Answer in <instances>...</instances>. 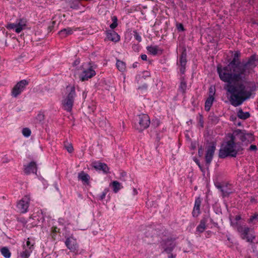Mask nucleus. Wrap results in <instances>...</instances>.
<instances>
[{"label": "nucleus", "mask_w": 258, "mask_h": 258, "mask_svg": "<svg viewBox=\"0 0 258 258\" xmlns=\"http://www.w3.org/2000/svg\"><path fill=\"white\" fill-rule=\"evenodd\" d=\"M66 246L71 251L77 252L78 251V244L76 239L73 236H70L66 239L65 241Z\"/></svg>", "instance_id": "11"}, {"label": "nucleus", "mask_w": 258, "mask_h": 258, "mask_svg": "<svg viewBox=\"0 0 258 258\" xmlns=\"http://www.w3.org/2000/svg\"><path fill=\"white\" fill-rule=\"evenodd\" d=\"M217 187L220 189L222 195L224 197L228 196L230 194L234 192V189L231 184H225L223 185H219L217 186Z\"/></svg>", "instance_id": "14"}, {"label": "nucleus", "mask_w": 258, "mask_h": 258, "mask_svg": "<svg viewBox=\"0 0 258 258\" xmlns=\"http://www.w3.org/2000/svg\"><path fill=\"white\" fill-rule=\"evenodd\" d=\"M106 194H107L106 191L104 190V191H103L101 193V194L99 196V200H103L105 198Z\"/></svg>", "instance_id": "38"}, {"label": "nucleus", "mask_w": 258, "mask_h": 258, "mask_svg": "<svg viewBox=\"0 0 258 258\" xmlns=\"http://www.w3.org/2000/svg\"><path fill=\"white\" fill-rule=\"evenodd\" d=\"M134 33H135V34H134L135 38L139 42L141 41V40H142L141 36L137 32H135Z\"/></svg>", "instance_id": "36"}, {"label": "nucleus", "mask_w": 258, "mask_h": 258, "mask_svg": "<svg viewBox=\"0 0 258 258\" xmlns=\"http://www.w3.org/2000/svg\"><path fill=\"white\" fill-rule=\"evenodd\" d=\"M198 153L200 155V156H201L202 155V154H203V150H202V148L199 149Z\"/></svg>", "instance_id": "45"}, {"label": "nucleus", "mask_w": 258, "mask_h": 258, "mask_svg": "<svg viewBox=\"0 0 258 258\" xmlns=\"http://www.w3.org/2000/svg\"><path fill=\"white\" fill-rule=\"evenodd\" d=\"M177 29L179 30H183V25L181 24H179L178 26H177Z\"/></svg>", "instance_id": "42"}, {"label": "nucleus", "mask_w": 258, "mask_h": 258, "mask_svg": "<svg viewBox=\"0 0 258 258\" xmlns=\"http://www.w3.org/2000/svg\"><path fill=\"white\" fill-rule=\"evenodd\" d=\"M116 67L119 71L123 72L125 69V64L122 61L117 60L116 61Z\"/></svg>", "instance_id": "29"}, {"label": "nucleus", "mask_w": 258, "mask_h": 258, "mask_svg": "<svg viewBox=\"0 0 258 258\" xmlns=\"http://www.w3.org/2000/svg\"><path fill=\"white\" fill-rule=\"evenodd\" d=\"M143 87H145V89H146V88H147V85H144V86H143Z\"/></svg>", "instance_id": "49"}, {"label": "nucleus", "mask_w": 258, "mask_h": 258, "mask_svg": "<svg viewBox=\"0 0 258 258\" xmlns=\"http://www.w3.org/2000/svg\"><path fill=\"white\" fill-rule=\"evenodd\" d=\"M24 171L26 174L36 173L37 167L35 162H31L27 165H25Z\"/></svg>", "instance_id": "16"}, {"label": "nucleus", "mask_w": 258, "mask_h": 258, "mask_svg": "<svg viewBox=\"0 0 258 258\" xmlns=\"http://www.w3.org/2000/svg\"><path fill=\"white\" fill-rule=\"evenodd\" d=\"M216 147L214 145L208 146L205 156L206 162L208 165H209L213 158Z\"/></svg>", "instance_id": "12"}, {"label": "nucleus", "mask_w": 258, "mask_h": 258, "mask_svg": "<svg viewBox=\"0 0 258 258\" xmlns=\"http://www.w3.org/2000/svg\"><path fill=\"white\" fill-rule=\"evenodd\" d=\"M66 148L67 151L69 153H72L73 151V147L72 145H69L68 146H66Z\"/></svg>", "instance_id": "39"}, {"label": "nucleus", "mask_w": 258, "mask_h": 258, "mask_svg": "<svg viewBox=\"0 0 258 258\" xmlns=\"http://www.w3.org/2000/svg\"><path fill=\"white\" fill-rule=\"evenodd\" d=\"M240 219V216H238L236 217V220H239Z\"/></svg>", "instance_id": "48"}, {"label": "nucleus", "mask_w": 258, "mask_h": 258, "mask_svg": "<svg viewBox=\"0 0 258 258\" xmlns=\"http://www.w3.org/2000/svg\"><path fill=\"white\" fill-rule=\"evenodd\" d=\"M66 96L63 97L62 101V107L65 110L70 112L76 96L75 87L72 85L68 86L66 88Z\"/></svg>", "instance_id": "3"}, {"label": "nucleus", "mask_w": 258, "mask_h": 258, "mask_svg": "<svg viewBox=\"0 0 258 258\" xmlns=\"http://www.w3.org/2000/svg\"><path fill=\"white\" fill-rule=\"evenodd\" d=\"M116 21H117L116 18L114 17V19H113V22L110 25V27L111 29H114L117 26Z\"/></svg>", "instance_id": "35"}, {"label": "nucleus", "mask_w": 258, "mask_h": 258, "mask_svg": "<svg viewBox=\"0 0 258 258\" xmlns=\"http://www.w3.org/2000/svg\"><path fill=\"white\" fill-rule=\"evenodd\" d=\"M202 200L200 197L197 198L195 200V205L192 211L194 217H197L200 213V206Z\"/></svg>", "instance_id": "15"}, {"label": "nucleus", "mask_w": 258, "mask_h": 258, "mask_svg": "<svg viewBox=\"0 0 258 258\" xmlns=\"http://www.w3.org/2000/svg\"><path fill=\"white\" fill-rule=\"evenodd\" d=\"M237 231L240 234L241 238L246 240L247 242H252L255 239L253 230L247 226L239 225L237 227Z\"/></svg>", "instance_id": "4"}, {"label": "nucleus", "mask_w": 258, "mask_h": 258, "mask_svg": "<svg viewBox=\"0 0 258 258\" xmlns=\"http://www.w3.org/2000/svg\"><path fill=\"white\" fill-rule=\"evenodd\" d=\"M74 30L72 28L68 27L59 31L58 35L61 38H64L73 33Z\"/></svg>", "instance_id": "19"}, {"label": "nucleus", "mask_w": 258, "mask_h": 258, "mask_svg": "<svg viewBox=\"0 0 258 258\" xmlns=\"http://www.w3.org/2000/svg\"><path fill=\"white\" fill-rule=\"evenodd\" d=\"M186 89V83L184 79H182L180 82V84L179 87V90L181 93H183L185 92Z\"/></svg>", "instance_id": "30"}, {"label": "nucleus", "mask_w": 258, "mask_h": 258, "mask_svg": "<svg viewBox=\"0 0 258 258\" xmlns=\"http://www.w3.org/2000/svg\"><path fill=\"white\" fill-rule=\"evenodd\" d=\"M94 167L97 170L103 171L104 173H107L109 170L107 165L105 163L101 162L94 163Z\"/></svg>", "instance_id": "20"}, {"label": "nucleus", "mask_w": 258, "mask_h": 258, "mask_svg": "<svg viewBox=\"0 0 258 258\" xmlns=\"http://www.w3.org/2000/svg\"><path fill=\"white\" fill-rule=\"evenodd\" d=\"M207 218H203L200 221L199 225L197 226L196 228V231L200 233H203L206 228V224L207 223Z\"/></svg>", "instance_id": "18"}, {"label": "nucleus", "mask_w": 258, "mask_h": 258, "mask_svg": "<svg viewBox=\"0 0 258 258\" xmlns=\"http://www.w3.org/2000/svg\"><path fill=\"white\" fill-rule=\"evenodd\" d=\"M31 134V131L29 128H24L22 130V134L25 137H29Z\"/></svg>", "instance_id": "31"}, {"label": "nucleus", "mask_w": 258, "mask_h": 258, "mask_svg": "<svg viewBox=\"0 0 258 258\" xmlns=\"http://www.w3.org/2000/svg\"><path fill=\"white\" fill-rule=\"evenodd\" d=\"M83 71L80 74V78L82 81L88 80L96 75L95 67L90 63H84L82 66Z\"/></svg>", "instance_id": "5"}, {"label": "nucleus", "mask_w": 258, "mask_h": 258, "mask_svg": "<svg viewBox=\"0 0 258 258\" xmlns=\"http://www.w3.org/2000/svg\"><path fill=\"white\" fill-rule=\"evenodd\" d=\"M151 124L154 127H157L160 124V121L158 119H153Z\"/></svg>", "instance_id": "34"}, {"label": "nucleus", "mask_w": 258, "mask_h": 258, "mask_svg": "<svg viewBox=\"0 0 258 258\" xmlns=\"http://www.w3.org/2000/svg\"><path fill=\"white\" fill-rule=\"evenodd\" d=\"M7 28L9 29L13 30L16 32V29H17L16 23H10L8 24Z\"/></svg>", "instance_id": "32"}, {"label": "nucleus", "mask_w": 258, "mask_h": 258, "mask_svg": "<svg viewBox=\"0 0 258 258\" xmlns=\"http://www.w3.org/2000/svg\"><path fill=\"white\" fill-rule=\"evenodd\" d=\"M256 149V146L255 145H251L250 147H249V150H255Z\"/></svg>", "instance_id": "40"}, {"label": "nucleus", "mask_w": 258, "mask_h": 258, "mask_svg": "<svg viewBox=\"0 0 258 258\" xmlns=\"http://www.w3.org/2000/svg\"><path fill=\"white\" fill-rule=\"evenodd\" d=\"M78 178L80 180L85 182H87L89 179V176L88 174L82 172L79 174Z\"/></svg>", "instance_id": "27"}, {"label": "nucleus", "mask_w": 258, "mask_h": 258, "mask_svg": "<svg viewBox=\"0 0 258 258\" xmlns=\"http://www.w3.org/2000/svg\"><path fill=\"white\" fill-rule=\"evenodd\" d=\"M237 115L239 118L245 119L249 117L250 114L248 112H244L242 110H240L237 113Z\"/></svg>", "instance_id": "28"}, {"label": "nucleus", "mask_w": 258, "mask_h": 258, "mask_svg": "<svg viewBox=\"0 0 258 258\" xmlns=\"http://www.w3.org/2000/svg\"><path fill=\"white\" fill-rule=\"evenodd\" d=\"M0 251L2 254L5 258H10L11 256V253L8 247H4L1 249Z\"/></svg>", "instance_id": "25"}, {"label": "nucleus", "mask_w": 258, "mask_h": 258, "mask_svg": "<svg viewBox=\"0 0 258 258\" xmlns=\"http://www.w3.org/2000/svg\"><path fill=\"white\" fill-rule=\"evenodd\" d=\"M147 49L150 54L153 55H156L159 52L161 53V50L159 49V47L156 45L148 46L147 47Z\"/></svg>", "instance_id": "22"}, {"label": "nucleus", "mask_w": 258, "mask_h": 258, "mask_svg": "<svg viewBox=\"0 0 258 258\" xmlns=\"http://www.w3.org/2000/svg\"><path fill=\"white\" fill-rule=\"evenodd\" d=\"M139 126L136 127L139 131H142L149 127L150 123V120L149 116L146 114L139 115Z\"/></svg>", "instance_id": "7"}, {"label": "nucleus", "mask_w": 258, "mask_h": 258, "mask_svg": "<svg viewBox=\"0 0 258 258\" xmlns=\"http://www.w3.org/2000/svg\"><path fill=\"white\" fill-rule=\"evenodd\" d=\"M34 241L28 238L23 244V250L20 252L21 258H28L34 249Z\"/></svg>", "instance_id": "6"}, {"label": "nucleus", "mask_w": 258, "mask_h": 258, "mask_svg": "<svg viewBox=\"0 0 258 258\" xmlns=\"http://www.w3.org/2000/svg\"><path fill=\"white\" fill-rule=\"evenodd\" d=\"M17 29H16V32L17 33H20L26 26V21L25 19H21L17 20L16 21Z\"/></svg>", "instance_id": "17"}, {"label": "nucleus", "mask_w": 258, "mask_h": 258, "mask_svg": "<svg viewBox=\"0 0 258 258\" xmlns=\"http://www.w3.org/2000/svg\"><path fill=\"white\" fill-rule=\"evenodd\" d=\"M112 186L114 192L115 193L117 192L122 187L121 184L117 181H113L112 182Z\"/></svg>", "instance_id": "26"}, {"label": "nucleus", "mask_w": 258, "mask_h": 258, "mask_svg": "<svg viewBox=\"0 0 258 258\" xmlns=\"http://www.w3.org/2000/svg\"><path fill=\"white\" fill-rule=\"evenodd\" d=\"M251 135L249 134H245L243 132L240 130L236 131L234 133V136L232 137L231 139H234L235 143H238V140H240L241 143L245 142L248 138L251 137ZM239 145V144H238Z\"/></svg>", "instance_id": "9"}, {"label": "nucleus", "mask_w": 258, "mask_h": 258, "mask_svg": "<svg viewBox=\"0 0 258 258\" xmlns=\"http://www.w3.org/2000/svg\"><path fill=\"white\" fill-rule=\"evenodd\" d=\"M186 62V53L183 51L179 57V60L177 62V64L180 66L179 70L182 74L184 73Z\"/></svg>", "instance_id": "13"}, {"label": "nucleus", "mask_w": 258, "mask_h": 258, "mask_svg": "<svg viewBox=\"0 0 258 258\" xmlns=\"http://www.w3.org/2000/svg\"><path fill=\"white\" fill-rule=\"evenodd\" d=\"M29 198L27 196L20 200L17 205L18 211L21 213H26L29 206Z\"/></svg>", "instance_id": "10"}, {"label": "nucleus", "mask_w": 258, "mask_h": 258, "mask_svg": "<svg viewBox=\"0 0 258 258\" xmlns=\"http://www.w3.org/2000/svg\"><path fill=\"white\" fill-rule=\"evenodd\" d=\"M137 193H138L137 192V190L135 188H134V190H133V194H134V195H136L137 194Z\"/></svg>", "instance_id": "47"}, {"label": "nucleus", "mask_w": 258, "mask_h": 258, "mask_svg": "<svg viewBox=\"0 0 258 258\" xmlns=\"http://www.w3.org/2000/svg\"><path fill=\"white\" fill-rule=\"evenodd\" d=\"M215 94V89L212 87H211L209 89V97H214Z\"/></svg>", "instance_id": "37"}, {"label": "nucleus", "mask_w": 258, "mask_h": 258, "mask_svg": "<svg viewBox=\"0 0 258 258\" xmlns=\"http://www.w3.org/2000/svg\"><path fill=\"white\" fill-rule=\"evenodd\" d=\"M44 118V116L42 114H38L37 115V118L39 119L40 121L43 120Z\"/></svg>", "instance_id": "41"}, {"label": "nucleus", "mask_w": 258, "mask_h": 258, "mask_svg": "<svg viewBox=\"0 0 258 258\" xmlns=\"http://www.w3.org/2000/svg\"><path fill=\"white\" fill-rule=\"evenodd\" d=\"M242 150L238 143H235L234 139L223 143L219 151V156L221 158L230 156L235 157L238 152Z\"/></svg>", "instance_id": "2"}, {"label": "nucleus", "mask_w": 258, "mask_h": 258, "mask_svg": "<svg viewBox=\"0 0 258 258\" xmlns=\"http://www.w3.org/2000/svg\"><path fill=\"white\" fill-rule=\"evenodd\" d=\"M169 255L168 256V258H175V256H176L175 255H174V254H173L172 253H169Z\"/></svg>", "instance_id": "44"}, {"label": "nucleus", "mask_w": 258, "mask_h": 258, "mask_svg": "<svg viewBox=\"0 0 258 258\" xmlns=\"http://www.w3.org/2000/svg\"><path fill=\"white\" fill-rule=\"evenodd\" d=\"M234 58L226 66H218L217 73L220 80L226 83L224 89L230 95V101L234 106L241 105L249 99L255 90L254 83L249 80V76L257 64L255 55H251L246 62H237Z\"/></svg>", "instance_id": "1"}, {"label": "nucleus", "mask_w": 258, "mask_h": 258, "mask_svg": "<svg viewBox=\"0 0 258 258\" xmlns=\"http://www.w3.org/2000/svg\"><path fill=\"white\" fill-rule=\"evenodd\" d=\"M167 247L164 249L165 251L168 253H170L173 249L175 246V243L173 241L169 240L166 242Z\"/></svg>", "instance_id": "23"}, {"label": "nucleus", "mask_w": 258, "mask_h": 258, "mask_svg": "<svg viewBox=\"0 0 258 258\" xmlns=\"http://www.w3.org/2000/svg\"><path fill=\"white\" fill-rule=\"evenodd\" d=\"M28 84V82L26 80H23L18 82L12 90V95L17 97L25 90L26 86Z\"/></svg>", "instance_id": "8"}, {"label": "nucleus", "mask_w": 258, "mask_h": 258, "mask_svg": "<svg viewBox=\"0 0 258 258\" xmlns=\"http://www.w3.org/2000/svg\"><path fill=\"white\" fill-rule=\"evenodd\" d=\"M141 57L143 60H146L147 59V56L146 54H142Z\"/></svg>", "instance_id": "43"}, {"label": "nucleus", "mask_w": 258, "mask_h": 258, "mask_svg": "<svg viewBox=\"0 0 258 258\" xmlns=\"http://www.w3.org/2000/svg\"><path fill=\"white\" fill-rule=\"evenodd\" d=\"M107 38L108 40L114 42H117L120 39L119 36L113 31L107 33Z\"/></svg>", "instance_id": "21"}, {"label": "nucleus", "mask_w": 258, "mask_h": 258, "mask_svg": "<svg viewBox=\"0 0 258 258\" xmlns=\"http://www.w3.org/2000/svg\"><path fill=\"white\" fill-rule=\"evenodd\" d=\"M214 100V97H209L205 102V109L206 111H208L210 110V108L213 104Z\"/></svg>", "instance_id": "24"}, {"label": "nucleus", "mask_w": 258, "mask_h": 258, "mask_svg": "<svg viewBox=\"0 0 258 258\" xmlns=\"http://www.w3.org/2000/svg\"><path fill=\"white\" fill-rule=\"evenodd\" d=\"M255 220L258 221V214H255L251 216L249 219V223H252Z\"/></svg>", "instance_id": "33"}, {"label": "nucleus", "mask_w": 258, "mask_h": 258, "mask_svg": "<svg viewBox=\"0 0 258 258\" xmlns=\"http://www.w3.org/2000/svg\"><path fill=\"white\" fill-rule=\"evenodd\" d=\"M200 123H201V126L202 127H203V121L202 120V118L200 119Z\"/></svg>", "instance_id": "46"}]
</instances>
